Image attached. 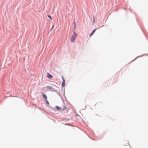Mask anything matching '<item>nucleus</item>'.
Instances as JSON below:
<instances>
[{"instance_id": "423d86ee", "label": "nucleus", "mask_w": 148, "mask_h": 148, "mask_svg": "<svg viewBox=\"0 0 148 148\" xmlns=\"http://www.w3.org/2000/svg\"><path fill=\"white\" fill-rule=\"evenodd\" d=\"M56 108L57 110H60L61 109V108L58 106H56Z\"/></svg>"}, {"instance_id": "9b49d317", "label": "nucleus", "mask_w": 148, "mask_h": 148, "mask_svg": "<svg viewBox=\"0 0 148 148\" xmlns=\"http://www.w3.org/2000/svg\"><path fill=\"white\" fill-rule=\"evenodd\" d=\"M48 17L51 20H52L51 17L50 16L48 15Z\"/></svg>"}, {"instance_id": "0eeeda50", "label": "nucleus", "mask_w": 148, "mask_h": 148, "mask_svg": "<svg viewBox=\"0 0 148 148\" xmlns=\"http://www.w3.org/2000/svg\"><path fill=\"white\" fill-rule=\"evenodd\" d=\"M95 18L93 17V18L92 23L93 24H94L95 23Z\"/></svg>"}, {"instance_id": "2eb2a0df", "label": "nucleus", "mask_w": 148, "mask_h": 148, "mask_svg": "<svg viewBox=\"0 0 148 148\" xmlns=\"http://www.w3.org/2000/svg\"><path fill=\"white\" fill-rule=\"evenodd\" d=\"M53 27H54V26H53V27H52V29L53 28Z\"/></svg>"}, {"instance_id": "ddd939ff", "label": "nucleus", "mask_w": 148, "mask_h": 148, "mask_svg": "<svg viewBox=\"0 0 148 148\" xmlns=\"http://www.w3.org/2000/svg\"><path fill=\"white\" fill-rule=\"evenodd\" d=\"M74 25H76V23H75V22H74Z\"/></svg>"}, {"instance_id": "f03ea898", "label": "nucleus", "mask_w": 148, "mask_h": 148, "mask_svg": "<svg viewBox=\"0 0 148 148\" xmlns=\"http://www.w3.org/2000/svg\"><path fill=\"white\" fill-rule=\"evenodd\" d=\"M47 77L49 79H51L53 77V76L50 75L48 73H47Z\"/></svg>"}, {"instance_id": "4468645a", "label": "nucleus", "mask_w": 148, "mask_h": 148, "mask_svg": "<svg viewBox=\"0 0 148 148\" xmlns=\"http://www.w3.org/2000/svg\"><path fill=\"white\" fill-rule=\"evenodd\" d=\"M53 27H54V26H53V27H52V29L53 28Z\"/></svg>"}, {"instance_id": "7ed1b4c3", "label": "nucleus", "mask_w": 148, "mask_h": 148, "mask_svg": "<svg viewBox=\"0 0 148 148\" xmlns=\"http://www.w3.org/2000/svg\"><path fill=\"white\" fill-rule=\"evenodd\" d=\"M62 79H63V82H62V86L64 87L65 85V80L64 79V77H63V76H62Z\"/></svg>"}, {"instance_id": "20e7f679", "label": "nucleus", "mask_w": 148, "mask_h": 148, "mask_svg": "<svg viewBox=\"0 0 148 148\" xmlns=\"http://www.w3.org/2000/svg\"><path fill=\"white\" fill-rule=\"evenodd\" d=\"M97 29V28H96V29H94L93 31H92V32L90 34V37L91 36L94 34V33H95V32L96 30Z\"/></svg>"}, {"instance_id": "39448f33", "label": "nucleus", "mask_w": 148, "mask_h": 148, "mask_svg": "<svg viewBox=\"0 0 148 148\" xmlns=\"http://www.w3.org/2000/svg\"><path fill=\"white\" fill-rule=\"evenodd\" d=\"M42 96H43V97L45 99V100H47V96H46V95H45L44 94H42Z\"/></svg>"}, {"instance_id": "f257e3e1", "label": "nucleus", "mask_w": 148, "mask_h": 148, "mask_svg": "<svg viewBox=\"0 0 148 148\" xmlns=\"http://www.w3.org/2000/svg\"><path fill=\"white\" fill-rule=\"evenodd\" d=\"M73 34L74 35H72L71 36V41L72 42H73L76 39V38L77 36V34L75 32H73Z\"/></svg>"}, {"instance_id": "f8f14e48", "label": "nucleus", "mask_w": 148, "mask_h": 148, "mask_svg": "<svg viewBox=\"0 0 148 148\" xmlns=\"http://www.w3.org/2000/svg\"><path fill=\"white\" fill-rule=\"evenodd\" d=\"M76 28V25H74V29H75Z\"/></svg>"}, {"instance_id": "1a4fd4ad", "label": "nucleus", "mask_w": 148, "mask_h": 148, "mask_svg": "<svg viewBox=\"0 0 148 148\" xmlns=\"http://www.w3.org/2000/svg\"><path fill=\"white\" fill-rule=\"evenodd\" d=\"M45 101L48 105H49V104L48 101L47 100V99L45 100Z\"/></svg>"}, {"instance_id": "9d476101", "label": "nucleus", "mask_w": 148, "mask_h": 148, "mask_svg": "<svg viewBox=\"0 0 148 148\" xmlns=\"http://www.w3.org/2000/svg\"><path fill=\"white\" fill-rule=\"evenodd\" d=\"M67 108L66 107H64V108L62 109V110H65L66 109H67Z\"/></svg>"}, {"instance_id": "6e6552de", "label": "nucleus", "mask_w": 148, "mask_h": 148, "mask_svg": "<svg viewBox=\"0 0 148 148\" xmlns=\"http://www.w3.org/2000/svg\"><path fill=\"white\" fill-rule=\"evenodd\" d=\"M47 88H48L49 89H53V88L51 86H49L47 87Z\"/></svg>"}]
</instances>
